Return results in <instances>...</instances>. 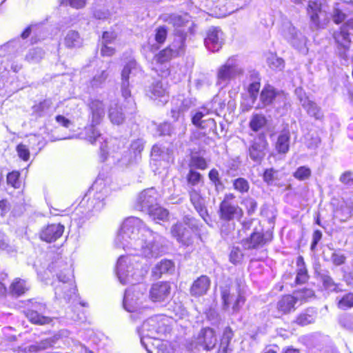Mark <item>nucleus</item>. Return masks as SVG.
<instances>
[{
    "instance_id": "5701e85b",
    "label": "nucleus",
    "mask_w": 353,
    "mask_h": 353,
    "mask_svg": "<svg viewBox=\"0 0 353 353\" xmlns=\"http://www.w3.org/2000/svg\"><path fill=\"white\" fill-rule=\"evenodd\" d=\"M101 203L102 200L94 196L88 197V199L84 198L76 208V211L77 214L82 213L86 215L92 212L96 208L97 205H99Z\"/></svg>"
},
{
    "instance_id": "4d7b16f0",
    "label": "nucleus",
    "mask_w": 353,
    "mask_h": 353,
    "mask_svg": "<svg viewBox=\"0 0 353 353\" xmlns=\"http://www.w3.org/2000/svg\"><path fill=\"white\" fill-rule=\"evenodd\" d=\"M332 262L334 265L339 266L343 265L345 261V256L343 254L334 252L331 256Z\"/></svg>"
},
{
    "instance_id": "6e6552de",
    "label": "nucleus",
    "mask_w": 353,
    "mask_h": 353,
    "mask_svg": "<svg viewBox=\"0 0 353 353\" xmlns=\"http://www.w3.org/2000/svg\"><path fill=\"white\" fill-rule=\"evenodd\" d=\"M172 287L169 281H157L152 284L149 291V299L152 302H164L171 294Z\"/></svg>"
},
{
    "instance_id": "a19ab883",
    "label": "nucleus",
    "mask_w": 353,
    "mask_h": 353,
    "mask_svg": "<svg viewBox=\"0 0 353 353\" xmlns=\"http://www.w3.org/2000/svg\"><path fill=\"white\" fill-rule=\"evenodd\" d=\"M312 175V171L310 168L303 165L299 167L293 173V176L299 181L308 179Z\"/></svg>"
},
{
    "instance_id": "72a5a7b5",
    "label": "nucleus",
    "mask_w": 353,
    "mask_h": 353,
    "mask_svg": "<svg viewBox=\"0 0 353 353\" xmlns=\"http://www.w3.org/2000/svg\"><path fill=\"white\" fill-rule=\"evenodd\" d=\"M185 179L188 185L194 187L203 183V175L196 170L190 168L186 174Z\"/></svg>"
},
{
    "instance_id": "412c9836",
    "label": "nucleus",
    "mask_w": 353,
    "mask_h": 353,
    "mask_svg": "<svg viewBox=\"0 0 353 353\" xmlns=\"http://www.w3.org/2000/svg\"><path fill=\"white\" fill-rule=\"evenodd\" d=\"M281 94H284V92L278 91L271 85L266 84L260 93V101L263 106H267L273 103L276 97Z\"/></svg>"
},
{
    "instance_id": "dca6fc26",
    "label": "nucleus",
    "mask_w": 353,
    "mask_h": 353,
    "mask_svg": "<svg viewBox=\"0 0 353 353\" xmlns=\"http://www.w3.org/2000/svg\"><path fill=\"white\" fill-rule=\"evenodd\" d=\"M296 277L294 285H302L306 284L310 279L308 268L303 256L299 255L296 259Z\"/></svg>"
},
{
    "instance_id": "c03bdc74",
    "label": "nucleus",
    "mask_w": 353,
    "mask_h": 353,
    "mask_svg": "<svg viewBox=\"0 0 353 353\" xmlns=\"http://www.w3.org/2000/svg\"><path fill=\"white\" fill-rule=\"evenodd\" d=\"M312 322V316L306 312H301L299 314L293 321L294 324L301 327L306 326Z\"/></svg>"
},
{
    "instance_id": "b1692460",
    "label": "nucleus",
    "mask_w": 353,
    "mask_h": 353,
    "mask_svg": "<svg viewBox=\"0 0 353 353\" xmlns=\"http://www.w3.org/2000/svg\"><path fill=\"white\" fill-rule=\"evenodd\" d=\"M90 110H91V123L95 125H99L104 115H105V109L103 107V104L102 101L99 100H95L91 102L90 104Z\"/></svg>"
},
{
    "instance_id": "6e6d98bb",
    "label": "nucleus",
    "mask_w": 353,
    "mask_h": 353,
    "mask_svg": "<svg viewBox=\"0 0 353 353\" xmlns=\"http://www.w3.org/2000/svg\"><path fill=\"white\" fill-rule=\"evenodd\" d=\"M117 34L114 32L104 31L102 33V43L109 44L117 39Z\"/></svg>"
},
{
    "instance_id": "9d476101",
    "label": "nucleus",
    "mask_w": 353,
    "mask_h": 353,
    "mask_svg": "<svg viewBox=\"0 0 353 353\" xmlns=\"http://www.w3.org/2000/svg\"><path fill=\"white\" fill-rule=\"evenodd\" d=\"M159 192L153 188L145 189L138 195L136 206L141 211H147L150 208L157 203Z\"/></svg>"
},
{
    "instance_id": "1a4fd4ad",
    "label": "nucleus",
    "mask_w": 353,
    "mask_h": 353,
    "mask_svg": "<svg viewBox=\"0 0 353 353\" xmlns=\"http://www.w3.org/2000/svg\"><path fill=\"white\" fill-rule=\"evenodd\" d=\"M298 301L299 298L291 294L281 295L276 303L277 315L275 317L279 318L294 312Z\"/></svg>"
},
{
    "instance_id": "e2e57ef3",
    "label": "nucleus",
    "mask_w": 353,
    "mask_h": 353,
    "mask_svg": "<svg viewBox=\"0 0 353 353\" xmlns=\"http://www.w3.org/2000/svg\"><path fill=\"white\" fill-rule=\"evenodd\" d=\"M245 299L242 296H239L235 300L234 303L233 304L232 309L234 312H237L241 307V305L244 304Z\"/></svg>"
},
{
    "instance_id": "7c9ffc66",
    "label": "nucleus",
    "mask_w": 353,
    "mask_h": 353,
    "mask_svg": "<svg viewBox=\"0 0 353 353\" xmlns=\"http://www.w3.org/2000/svg\"><path fill=\"white\" fill-rule=\"evenodd\" d=\"M234 64H224L221 65L217 72V78L219 80L225 81L230 80L235 75Z\"/></svg>"
},
{
    "instance_id": "3c124183",
    "label": "nucleus",
    "mask_w": 353,
    "mask_h": 353,
    "mask_svg": "<svg viewBox=\"0 0 353 353\" xmlns=\"http://www.w3.org/2000/svg\"><path fill=\"white\" fill-rule=\"evenodd\" d=\"M86 0H61V5H69L75 9L83 8L86 5Z\"/></svg>"
},
{
    "instance_id": "6ab92c4d",
    "label": "nucleus",
    "mask_w": 353,
    "mask_h": 353,
    "mask_svg": "<svg viewBox=\"0 0 353 353\" xmlns=\"http://www.w3.org/2000/svg\"><path fill=\"white\" fill-rule=\"evenodd\" d=\"M190 203L192 204L196 212L204 218L208 215L207 208L205 205L204 197L202 196L201 190L191 189L189 192Z\"/></svg>"
},
{
    "instance_id": "7ed1b4c3",
    "label": "nucleus",
    "mask_w": 353,
    "mask_h": 353,
    "mask_svg": "<svg viewBox=\"0 0 353 353\" xmlns=\"http://www.w3.org/2000/svg\"><path fill=\"white\" fill-rule=\"evenodd\" d=\"M236 196L234 193H227L220 201L217 211L219 219L225 223L236 220L241 221L244 211L238 204L234 203Z\"/></svg>"
},
{
    "instance_id": "a211bd4d",
    "label": "nucleus",
    "mask_w": 353,
    "mask_h": 353,
    "mask_svg": "<svg viewBox=\"0 0 353 353\" xmlns=\"http://www.w3.org/2000/svg\"><path fill=\"white\" fill-rule=\"evenodd\" d=\"M290 132L288 128H283L276 138L274 148L279 154H285L290 150Z\"/></svg>"
},
{
    "instance_id": "4c0bfd02",
    "label": "nucleus",
    "mask_w": 353,
    "mask_h": 353,
    "mask_svg": "<svg viewBox=\"0 0 353 353\" xmlns=\"http://www.w3.org/2000/svg\"><path fill=\"white\" fill-rule=\"evenodd\" d=\"M337 307L343 310L353 307V292L345 294L338 301Z\"/></svg>"
},
{
    "instance_id": "bf43d9fd",
    "label": "nucleus",
    "mask_w": 353,
    "mask_h": 353,
    "mask_svg": "<svg viewBox=\"0 0 353 353\" xmlns=\"http://www.w3.org/2000/svg\"><path fill=\"white\" fill-rule=\"evenodd\" d=\"M340 181L344 184L350 185L353 183V174L350 171L343 173L340 176Z\"/></svg>"
},
{
    "instance_id": "052dcab7",
    "label": "nucleus",
    "mask_w": 353,
    "mask_h": 353,
    "mask_svg": "<svg viewBox=\"0 0 353 353\" xmlns=\"http://www.w3.org/2000/svg\"><path fill=\"white\" fill-rule=\"evenodd\" d=\"M323 286L326 290H330L335 286V283L331 276L328 275H324L322 276Z\"/></svg>"
},
{
    "instance_id": "f03ea898",
    "label": "nucleus",
    "mask_w": 353,
    "mask_h": 353,
    "mask_svg": "<svg viewBox=\"0 0 353 353\" xmlns=\"http://www.w3.org/2000/svg\"><path fill=\"white\" fill-rule=\"evenodd\" d=\"M22 313L30 323L34 325H45L51 323L53 319L43 314L46 305L35 299H30L22 302Z\"/></svg>"
},
{
    "instance_id": "f704fd0d",
    "label": "nucleus",
    "mask_w": 353,
    "mask_h": 353,
    "mask_svg": "<svg viewBox=\"0 0 353 353\" xmlns=\"http://www.w3.org/2000/svg\"><path fill=\"white\" fill-rule=\"evenodd\" d=\"M121 231L129 237H131L132 234H137L139 231L138 221L136 219L126 220L121 226Z\"/></svg>"
},
{
    "instance_id": "680f3d73",
    "label": "nucleus",
    "mask_w": 353,
    "mask_h": 353,
    "mask_svg": "<svg viewBox=\"0 0 353 353\" xmlns=\"http://www.w3.org/2000/svg\"><path fill=\"white\" fill-rule=\"evenodd\" d=\"M55 120L57 123H59L61 126L64 128H69L71 122L70 121L65 118L64 116L59 114L55 117Z\"/></svg>"
},
{
    "instance_id": "cd10ccee",
    "label": "nucleus",
    "mask_w": 353,
    "mask_h": 353,
    "mask_svg": "<svg viewBox=\"0 0 353 353\" xmlns=\"http://www.w3.org/2000/svg\"><path fill=\"white\" fill-rule=\"evenodd\" d=\"M322 12L321 5L316 2L309 3L307 8V13L310 21L316 27H321L320 14Z\"/></svg>"
},
{
    "instance_id": "f257e3e1",
    "label": "nucleus",
    "mask_w": 353,
    "mask_h": 353,
    "mask_svg": "<svg viewBox=\"0 0 353 353\" xmlns=\"http://www.w3.org/2000/svg\"><path fill=\"white\" fill-rule=\"evenodd\" d=\"M145 326L147 330L151 333V336L148 339V343H151L153 345V350H149V352L152 353H174L170 344L168 341L152 336L154 333L164 334L167 332L168 327L163 321L157 318H152L147 321Z\"/></svg>"
},
{
    "instance_id": "423d86ee",
    "label": "nucleus",
    "mask_w": 353,
    "mask_h": 353,
    "mask_svg": "<svg viewBox=\"0 0 353 353\" xmlns=\"http://www.w3.org/2000/svg\"><path fill=\"white\" fill-rule=\"evenodd\" d=\"M190 219L185 217L183 221H177L170 228V234L179 243L188 246L193 242L192 233L190 230L188 222Z\"/></svg>"
},
{
    "instance_id": "c756f323",
    "label": "nucleus",
    "mask_w": 353,
    "mask_h": 353,
    "mask_svg": "<svg viewBox=\"0 0 353 353\" xmlns=\"http://www.w3.org/2000/svg\"><path fill=\"white\" fill-rule=\"evenodd\" d=\"M174 269V263L170 259H163L158 263L154 270V274L161 276L162 274L172 272Z\"/></svg>"
},
{
    "instance_id": "4be33fe9",
    "label": "nucleus",
    "mask_w": 353,
    "mask_h": 353,
    "mask_svg": "<svg viewBox=\"0 0 353 353\" xmlns=\"http://www.w3.org/2000/svg\"><path fill=\"white\" fill-rule=\"evenodd\" d=\"M234 336V331L230 326H226L220 338V343L216 353H230L231 349L230 345Z\"/></svg>"
},
{
    "instance_id": "09e8293b",
    "label": "nucleus",
    "mask_w": 353,
    "mask_h": 353,
    "mask_svg": "<svg viewBox=\"0 0 353 353\" xmlns=\"http://www.w3.org/2000/svg\"><path fill=\"white\" fill-rule=\"evenodd\" d=\"M243 256L244 255L239 248H233L230 253V261L232 263L236 265L241 263L243 259Z\"/></svg>"
},
{
    "instance_id": "58836bf2",
    "label": "nucleus",
    "mask_w": 353,
    "mask_h": 353,
    "mask_svg": "<svg viewBox=\"0 0 353 353\" xmlns=\"http://www.w3.org/2000/svg\"><path fill=\"white\" fill-rule=\"evenodd\" d=\"M241 203L245 206L246 212L250 216L254 214L258 208L257 201L250 196L243 198Z\"/></svg>"
},
{
    "instance_id": "c9c22d12",
    "label": "nucleus",
    "mask_w": 353,
    "mask_h": 353,
    "mask_svg": "<svg viewBox=\"0 0 353 353\" xmlns=\"http://www.w3.org/2000/svg\"><path fill=\"white\" fill-rule=\"evenodd\" d=\"M86 139L91 143L95 144L96 142L102 138V134L94 124H90L87 128Z\"/></svg>"
},
{
    "instance_id": "de8ad7c7",
    "label": "nucleus",
    "mask_w": 353,
    "mask_h": 353,
    "mask_svg": "<svg viewBox=\"0 0 353 353\" xmlns=\"http://www.w3.org/2000/svg\"><path fill=\"white\" fill-rule=\"evenodd\" d=\"M18 157L23 161H28L30 157V152L28 145L20 143L16 146Z\"/></svg>"
},
{
    "instance_id": "a878e982",
    "label": "nucleus",
    "mask_w": 353,
    "mask_h": 353,
    "mask_svg": "<svg viewBox=\"0 0 353 353\" xmlns=\"http://www.w3.org/2000/svg\"><path fill=\"white\" fill-rule=\"evenodd\" d=\"M10 293L14 296H21L24 295L30 290V286L27 284L26 280L20 278H16L11 283L10 288Z\"/></svg>"
},
{
    "instance_id": "5fc2aeb1",
    "label": "nucleus",
    "mask_w": 353,
    "mask_h": 353,
    "mask_svg": "<svg viewBox=\"0 0 353 353\" xmlns=\"http://www.w3.org/2000/svg\"><path fill=\"white\" fill-rule=\"evenodd\" d=\"M276 171L274 168L265 169L263 174V179L267 183H270L274 179V174Z\"/></svg>"
},
{
    "instance_id": "37998d69",
    "label": "nucleus",
    "mask_w": 353,
    "mask_h": 353,
    "mask_svg": "<svg viewBox=\"0 0 353 353\" xmlns=\"http://www.w3.org/2000/svg\"><path fill=\"white\" fill-rule=\"evenodd\" d=\"M221 297L222 300V304L224 308L227 309L229 307L231 299V288L230 285H225L221 287Z\"/></svg>"
},
{
    "instance_id": "338daca9",
    "label": "nucleus",
    "mask_w": 353,
    "mask_h": 353,
    "mask_svg": "<svg viewBox=\"0 0 353 353\" xmlns=\"http://www.w3.org/2000/svg\"><path fill=\"white\" fill-rule=\"evenodd\" d=\"M154 70L158 73L159 76L161 77H167L170 74V69L168 66H164L160 69H154Z\"/></svg>"
},
{
    "instance_id": "f3484780",
    "label": "nucleus",
    "mask_w": 353,
    "mask_h": 353,
    "mask_svg": "<svg viewBox=\"0 0 353 353\" xmlns=\"http://www.w3.org/2000/svg\"><path fill=\"white\" fill-rule=\"evenodd\" d=\"M220 33L221 30L218 28H212L207 32L205 43L212 52H217L222 47Z\"/></svg>"
},
{
    "instance_id": "0e129e2a",
    "label": "nucleus",
    "mask_w": 353,
    "mask_h": 353,
    "mask_svg": "<svg viewBox=\"0 0 353 353\" xmlns=\"http://www.w3.org/2000/svg\"><path fill=\"white\" fill-rule=\"evenodd\" d=\"M49 108V105L46 103V101L39 102L34 106V112L41 114Z\"/></svg>"
},
{
    "instance_id": "774afa93",
    "label": "nucleus",
    "mask_w": 353,
    "mask_h": 353,
    "mask_svg": "<svg viewBox=\"0 0 353 353\" xmlns=\"http://www.w3.org/2000/svg\"><path fill=\"white\" fill-rule=\"evenodd\" d=\"M281 353H301V350L292 346H288L282 350Z\"/></svg>"
},
{
    "instance_id": "20e7f679",
    "label": "nucleus",
    "mask_w": 353,
    "mask_h": 353,
    "mask_svg": "<svg viewBox=\"0 0 353 353\" xmlns=\"http://www.w3.org/2000/svg\"><path fill=\"white\" fill-rule=\"evenodd\" d=\"M274 239L272 230H257L255 228L249 236L241 241V244L247 250H256L270 243Z\"/></svg>"
},
{
    "instance_id": "ea45409f",
    "label": "nucleus",
    "mask_w": 353,
    "mask_h": 353,
    "mask_svg": "<svg viewBox=\"0 0 353 353\" xmlns=\"http://www.w3.org/2000/svg\"><path fill=\"white\" fill-rule=\"evenodd\" d=\"M154 32L155 41L159 45L163 44L168 37V28L165 26H160L155 29Z\"/></svg>"
},
{
    "instance_id": "0eeeda50",
    "label": "nucleus",
    "mask_w": 353,
    "mask_h": 353,
    "mask_svg": "<svg viewBox=\"0 0 353 353\" xmlns=\"http://www.w3.org/2000/svg\"><path fill=\"white\" fill-rule=\"evenodd\" d=\"M217 341L216 331L210 326L202 327L194 337L196 346L207 352L212 350L216 347Z\"/></svg>"
},
{
    "instance_id": "864d4df0",
    "label": "nucleus",
    "mask_w": 353,
    "mask_h": 353,
    "mask_svg": "<svg viewBox=\"0 0 353 353\" xmlns=\"http://www.w3.org/2000/svg\"><path fill=\"white\" fill-rule=\"evenodd\" d=\"M102 57H112L116 53V49L114 47L109 46L108 44L101 43L100 50Z\"/></svg>"
},
{
    "instance_id": "49530a36",
    "label": "nucleus",
    "mask_w": 353,
    "mask_h": 353,
    "mask_svg": "<svg viewBox=\"0 0 353 353\" xmlns=\"http://www.w3.org/2000/svg\"><path fill=\"white\" fill-rule=\"evenodd\" d=\"M208 176L210 183L215 188L223 186V182L221 181L219 172L216 168H213L210 169L208 172Z\"/></svg>"
},
{
    "instance_id": "79ce46f5",
    "label": "nucleus",
    "mask_w": 353,
    "mask_h": 353,
    "mask_svg": "<svg viewBox=\"0 0 353 353\" xmlns=\"http://www.w3.org/2000/svg\"><path fill=\"white\" fill-rule=\"evenodd\" d=\"M331 17H332L333 22L335 24L339 25L345 21V20L346 19L347 15L339 7V3H336L334 6V8L333 9V12H332Z\"/></svg>"
},
{
    "instance_id": "603ef678",
    "label": "nucleus",
    "mask_w": 353,
    "mask_h": 353,
    "mask_svg": "<svg viewBox=\"0 0 353 353\" xmlns=\"http://www.w3.org/2000/svg\"><path fill=\"white\" fill-rule=\"evenodd\" d=\"M109 118L112 123L119 125L124 121V116L123 113L118 110H114L109 114Z\"/></svg>"
},
{
    "instance_id": "473e14b6",
    "label": "nucleus",
    "mask_w": 353,
    "mask_h": 353,
    "mask_svg": "<svg viewBox=\"0 0 353 353\" xmlns=\"http://www.w3.org/2000/svg\"><path fill=\"white\" fill-rule=\"evenodd\" d=\"M232 188L240 194H245L250 191L249 181L243 177H238L232 181Z\"/></svg>"
},
{
    "instance_id": "2f4dec72",
    "label": "nucleus",
    "mask_w": 353,
    "mask_h": 353,
    "mask_svg": "<svg viewBox=\"0 0 353 353\" xmlns=\"http://www.w3.org/2000/svg\"><path fill=\"white\" fill-rule=\"evenodd\" d=\"M188 165L190 168L194 170H205L208 168V163L202 156L191 155Z\"/></svg>"
},
{
    "instance_id": "393cba45",
    "label": "nucleus",
    "mask_w": 353,
    "mask_h": 353,
    "mask_svg": "<svg viewBox=\"0 0 353 353\" xmlns=\"http://www.w3.org/2000/svg\"><path fill=\"white\" fill-rule=\"evenodd\" d=\"M149 216L155 221H166L169 219L170 212L168 210L156 203L147 210Z\"/></svg>"
},
{
    "instance_id": "a18cd8bd",
    "label": "nucleus",
    "mask_w": 353,
    "mask_h": 353,
    "mask_svg": "<svg viewBox=\"0 0 353 353\" xmlns=\"http://www.w3.org/2000/svg\"><path fill=\"white\" fill-rule=\"evenodd\" d=\"M7 183L14 188H19L21 185L20 172L17 170L8 173L6 176Z\"/></svg>"
},
{
    "instance_id": "8fccbe9b",
    "label": "nucleus",
    "mask_w": 353,
    "mask_h": 353,
    "mask_svg": "<svg viewBox=\"0 0 353 353\" xmlns=\"http://www.w3.org/2000/svg\"><path fill=\"white\" fill-rule=\"evenodd\" d=\"M299 294V300L306 301L315 296L314 291L311 288H303L295 291Z\"/></svg>"
},
{
    "instance_id": "c85d7f7f",
    "label": "nucleus",
    "mask_w": 353,
    "mask_h": 353,
    "mask_svg": "<svg viewBox=\"0 0 353 353\" xmlns=\"http://www.w3.org/2000/svg\"><path fill=\"white\" fill-rule=\"evenodd\" d=\"M252 82L248 85L247 92L251 98L254 101L259 94L261 86V79L259 74H254L251 76Z\"/></svg>"
},
{
    "instance_id": "f8f14e48",
    "label": "nucleus",
    "mask_w": 353,
    "mask_h": 353,
    "mask_svg": "<svg viewBox=\"0 0 353 353\" xmlns=\"http://www.w3.org/2000/svg\"><path fill=\"white\" fill-rule=\"evenodd\" d=\"M65 230L61 223H51L45 226L39 233V238L43 241L52 243L61 238Z\"/></svg>"
},
{
    "instance_id": "e433bc0d",
    "label": "nucleus",
    "mask_w": 353,
    "mask_h": 353,
    "mask_svg": "<svg viewBox=\"0 0 353 353\" xmlns=\"http://www.w3.org/2000/svg\"><path fill=\"white\" fill-rule=\"evenodd\" d=\"M80 39L79 34L76 30L69 31L64 38V44L68 48H72L77 46Z\"/></svg>"
},
{
    "instance_id": "9b49d317",
    "label": "nucleus",
    "mask_w": 353,
    "mask_h": 353,
    "mask_svg": "<svg viewBox=\"0 0 353 353\" xmlns=\"http://www.w3.org/2000/svg\"><path fill=\"white\" fill-rule=\"evenodd\" d=\"M164 22L171 24L175 30V35L181 37V45L179 48L183 50L184 43L186 39L187 33L180 28L187 26L188 21L185 20L182 16L176 14H170L163 19Z\"/></svg>"
},
{
    "instance_id": "bb28decb",
    "label": "nucleus",
    "mask_w": 353,
    "mask_h": 353,
    "mask_svg": "<svg viewBox=\"0 0 353 353\" xmlns=\"http://www.w3.org/2000/svg\"><path fill=\"white\" fill-rule=\"evenodd\" d=\"M268 124V119L263 114L254 113L253 114L249 121L248 126L250 129L254 132H258L263 129Z\"/></svg>"
},
{
    "instance_id": "13d9d810",
    "label": "nucleus",
    "mask_w": 353,
    "mask_h": 353,
    "mask_svg": "<svg viewBox=\"0 0 353 353\" xmlns=\"http://www.w3.org/2000/svg\"><path fill=\"white\" fill-rule=\"evenodd\" d=\"M322 239V232L319 230H316L312 234V242L310 245L311 250H314L317 244Z\"/></svg>"
},
{
    "instance_id": "2eb2a0df",
    "label": "nucleus",
    "mask_w": 353,
    "mask_h": 353,
    "mask_svg": "<svg viewBox=\"0 0 353 353\" xmlns=\"http://www.w3.org/2000/svg\"><path fill=\"white\" fill-rule=\"evenodd\" d=\"M205 114L201 111H197L191 118L192 124L197 128L210 132L216 128V123L213 118L203 119Z\"/></svg>"
},
{
    "instance_id": "aec40b11",
    "label": "nucleus",
    "mask_w": 353,
    "mask_h": 353,
    "mask_svg": "<svg viewBox=\"0 0 353 353\" xmlns=\"http://www.w3.org/2000/svg\"><path fill=\"white\" fill-rule=\"evenodd\" d=\"M179 47L174 50L169 45L165 48L159 51L153 57V60L158 65H163V64L170 61L173 58L179 56V52L182 51Z\"/></svg>"
},
{
    "instance_id": "4468645a",
    "label": "nucleus",
    "mask_w": 353,
    "mask_h": 353,
    "mask_svg": "<svg viewBox=\"0 0 353 353\" xmlns=\"http://www.w3.org/2000/svg\"><path fill=\"white\" fill-rule=\"evenodd\" d=\"M211 285V280L207 275H201L192 283L190 293L192 296L199 297L207 294Z\"/></svg>"
},
{
    "instance_id": "69168bd1",
    "label": "nucleus",
    "mask_w": 353,
    "mask_h": 353,
    "mask_svg": "<svg viewBox=\"0 0 353 353\" xmlns=\"http://www.w3.org/2000/svg\"><path fill=\"white\" fill-rule=\"evenodd\" d=\"M9 210V203L7 199H2L0 201V214L3 216Z\"/></svg>"
},
{
    "instance_id": "39448f33",
    "label": "nucleus",
    "mask_w": 353,
    "mask_h": 353,
    "mask_svg": "<svg viewBox=\"0 0 353 353\" xmlns=\"http://www.w3.org/2000/svg\"><path fill=\"white\" fill-rule=\"evenodd\" d=\"M269 148V142L265 132L256 134L248 149L250 158L254 161H261L265 156V151Z\"/></svg>"
},
{
    "instance_id": "ddd939ff",
    "label": "nucleus",
    "mask_w": 353,
    "mask_h": 353,
    "mask_svg": "<svg viewBox=\"0 0 353 353\" xmlns=\"http://www.w3.org/2000/svg\"><path fill=\"white\" fill-rule=\"evenodd\" d=\"M345 27H340L332 34V37L341 54H345L350 48L352 40L350 34Z\"/></svg>"
}]
</instances>
